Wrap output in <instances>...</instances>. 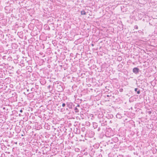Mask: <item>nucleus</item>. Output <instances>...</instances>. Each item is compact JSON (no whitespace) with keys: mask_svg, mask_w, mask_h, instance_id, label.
Wrapping results in <instances>:
<instances>
[{"mask_svg":"<svg viewBox=\"0 0 157 157\" xmlns=\"http://www.w3.org/2000/svg\"><path fill=\"white\" fill-rule=\"evenodd\" d=\"M59 86H60V87L61 88V90H59V91H61V90H62V88H61V86H60L59 85Z\"/></svg>","mask_w":157,"mask_h":157,"instance_id":"nucleus-6","label":"nucleus"},{"mask_svg":"<svg viewBox=\"0 0 157 157\" xmlns=\"http://www.w3.org/2000/svg\"><path fill=\"white\" fill-rule=\"evenodd\" d=\"M65 104L64 103H63L62 104V106L63 107H64L65 106Z\"/></svg>","mask_w":157,"mask_h":157,"instance_id":"nucleus-3","label":"nucleus"},{"mask_svg":"<svg viewBox=\"0 0 157 157\" xmlns=\"http://www.w3.org/2000/svg\"><path fill=\"white\" fill-rule=\"evenodd\" d=\"M137 93L138 94H140V91L139 90L138 91H137Z\"/></svg>","mask_w":157,"mask_h":157,"instance_id":"nucleus-4","label":"nucleus"},{"mask_svg":"<svg viewBox=\"0 0 157 157\" xmlns=\"http://www.w3.org/2000/svg\"><path fill=\"white\" fill-rule=\"evenodd\" d=\"M20 112L21 113H22V110H20Z\"/></svg>","mask_w":157,"mask_h":157,"instance_id":"nucleus-7","label":"nucleus"},{"mask_svg":"<svg viewBox=\"0 0 157 157\" xmlns=\"http://www.w3.org/2000/svg\"><path fill=\"white\" fill-rule=\"evenodd\" d=\"M138 69L137 68H134L133 69V72L135 73H137L138 72Z\"/></svg>","mask_w":157,"mask_h":157,"instance_id":"nucleus-1","label":"nucleus"},{"mask_svg":"<svg viewBox=\"0 0 157 157\" xmlns=\"http://www.w3.org/2000/svg\"><path fill=\"white\" fill-rule=\"evenodd\" d=\"M81 14L82 15H86V12L84 10L82 11L81 12Z\"/></svg>","mask_w":157,"mask_h":157,"instance_id":"nucleus-2","label":"nucleus"},{"mask_svg":"<svg viewBox=\"0 0 157 157\" xmlns=\"http://www.w3.org/2000/svg\"><path fill=\"white\" fill-rule=\"evenodd\" d=\"M137 89L136 88L135 89V91H137Z\"/></svg>","mask_w":157,"mask_h":157,"instance_id":"nucleus-5","label":"nucleus"},{"mask_svg":"<svg viewBox=\"0 0 157 157\" xmlns=\"http://www.w3.org/2000/svg\"><path fill=\"white\" fill-rule=\"evenodd\" d=\"M136 29L137 28V26H136Z\"/></svg>","mask_w":157,"mask_h":157,"instance_id":"nucleus-8","label":"nucleus"}]
</instances>
